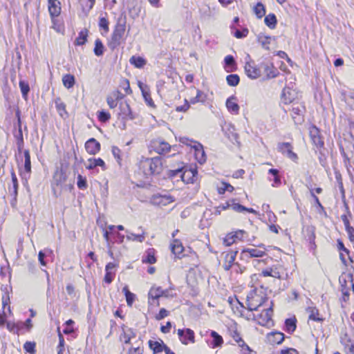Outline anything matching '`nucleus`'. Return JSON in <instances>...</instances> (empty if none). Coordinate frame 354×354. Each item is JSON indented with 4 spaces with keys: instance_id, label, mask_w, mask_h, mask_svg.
<instances>
[{
    "instance_id": "6e6552de",
    "label": "nucleus",
    "mask_w": 354,
    "mask_h": 354,
    "mask_svg": "<svg viewBox=\"0 0 354 354\" xmlns=\"http://www.w3.org/2000/svg\"><path fill=\"white\" fill-rule=\"evenodd\" d=\"M125 31V26L124 25H118L113 31V33L111 37V41L110 45L115 48L120 44V41L124 34Z\"/></svg>"
},
{
    "instance_id": "4c0bfd02",
    "label": "nucleus",
    "mask_w": 354,
    "mask_h": 354,
    "mask_svg": "<svg viewBox=\"0 0 354 354\" xmlns=\"http://www.w3.org/2000/svg\"><path fill=\"white\" fill-rule=\"evenodd\" d=\"M87 35L88 30L86 29L81 30L79 33L78 37L76 38L75 44L79 46L84 44L86 41Z\"/></svg>"
},
{
    "instance_id": "f257e3e1",
    "label": "nucleus",
    "mask_w": 354,
    "mask_h": 354,
    "mask_svg": "<svg viewBox=\"0 0 354 354\" xmlns=\"http://www.w3.org/2000/svg\"><path fill=\"white\" fill-rule=\"evenodd\" d=\"M139 171L146 178L159 175L163 171V161L160 157H142L139 162Z\"/></svg>"
},
{
    "instance_id": "f03ea898",
    "label": "nucleus",
    "mask_w": 354,
    "mask_h": 354,
    "mask_svg": "<svg viewBox=\"0 0 354 354\" xmlns=\"http://www.w3.org/2000/svg\"><path fill=\"white\" fill-rule=\"evenodd\" d=\"M267 300V297L257 293L256 290H251L247 296V308L250 311L257 310Z\"/></svg>"
},
{
    "instance_id": "ddd939ff",
    "label": "nucleus",
    "mask_w": 354,
    "mask_h": 354,
    "mask_svg": "<svg viewBox=\"0 0 354 354\" xmlns=\"http://www.w3.org/2000/svg\"><path fill=\"white\" fill-rule=\"evenodd\" d=\"M237 252V251L230 250L222 254L224 258L223 267L225 270H229L234 264Z\"/></svg>"
},
{
    "instance_id": "bf43d9fd",
    "label": "nucleus",
    "mask_w": 354,
    "mask_h": 354,
    "mask_svg": "<svg viewBox=\"0 0 354 354\" xmlns=\"http://www.w3.org/2000/svg\"><path fill=\"white\" fill-rule=\"evenodd\" d=\"M74 324V322L72 319H68L66 322L65 324L66 325V328L63 330L64 333L65 334H71L74 330L73 328H70L73 324Z\"/></svg>"
},
{
    "instance_id": "473e14b6",
    "label": "nucleus",
    "mask_w": 354,
    "mask_h": 354,
    "mask_svg": "<svg viewBox=\"0 0 354 354\" xmlns=\"http://www.w3.org/2000/svg\"><path fill=\"white\" fill-rule=\"evenodd\" d=\"M62 82L66 88H72L75 84V77L70 74L65 75L62 77Z\"/></svg>"
},
{
    "instance_id": "680f3d73",
    "label": "nucleus",
    "mask_w": 354,
    "mask_h": 354,
    "mask_svg": "<svg viewBox=\"0 0 354 354\" xmlns=\"http://www.w3.org/2000/svg\"><path fill=\"white\" fill-rule=\"evenodd\" d=\"M189 103L187 100H185V103L182 106H178L176 108V111L178 112H185L189 109Z\"/></svg>"
},
{
    "instance_id": "4d7b16f0",
    "label": "nucleus",
    "mask_w": 354,
    "mask_h": 354,
    "mask_svg": "<svg viewBox=\"0 0 354 354\" xmlns=\"http://www.w3.org/2000/svg\"><path fill=\"white\" fill-rule=\"evenodd\" d=\"M24 348L26 352L33 353L35 352V343L26 342L24 345Z\"/></svg>"
},
{
    "instance_id": "69168bd1",
    "label": "nucleus",
    "mask_w": 354,
    "mask_h": 354,
    "mask_svg": "<svg viewBox=\"0 0 354 354\" xmlns=\"http://www.w3.org/2000/svg\"><path fill=\"white\" fill-rule=\"evenodd\" d=\"M110 114L105 111L99 112L98 118L102 122H106L110 119Z\"/></svg>"
},
{
    "instance_id": "a18cd8bd",
    "label": "nucleus",
    "mask_w": 354,
    "mask_h": 354,
    "mask_svg": "<svg viewBox=\"0 0 354 354\" xmlns=\"http://www.w3.org/2000/svg\"><path fill=\"white\" fill-rule=\"evenodd\" d=\"M94 53L97 56H101L104 53V46L100 39L95 41Z\"/></svg>"
},
{
    "instance_id": "37998d69",
    "label": "nucleus",
    "mask_w": 354,
    "mask_h": 354,
    "mask_svg": "<svg viewBox=\"0 0 354 354\" xmlns=\"http://www.w3.org/2000/svg\"><path fill=\"white\" fill-rule=\"evenodd\" d=\"M226 80L230 86H235L239 83L240 79L238 75L232 74L227 76Z\"/></svg>"
},
{
    "instance_id": "1a4fd4ad",
    "label": "nucleus",
    "mask_w": 354,
    "mask_h": 354,
    "mask_svg": "<svg viewBox=\"0 0 354 354\" xmlns=\"http://www.w3.org/2000/svg\"><path fill=\"white\" fill-rule=\"evenodd\" d=\"M248 254L249 255L248 257L250 258L262 257L266 254V248L263 245H261L259 248H251L243 250L241 252L243 257L247 256Z\"/></svg>"
},
{
    "instance_id": "338daca9",
    "label": "nucleus",
    "mask_w": 354,
    "mask_h": 354,
    "mask_svg": "<svg viewBox=\"0 0 354 354\" xmlns=\"http://www.w3.org/2000/svg\"><path fill=\"white\" fill-rule=\"evenodd\" d=\"M169 315L168 311L165 308H161L159 311V313L156 315V319L157 320L162 319L163 318L166 317Z\"/></svg>"
},
{
    "instance_id": "13d9d810",
    "label": "nucleus",
    "mask_w": 354,
    "mask_h": 354,
    "mask_svg": "<svg viewBox=\"0 0 354 354\" xmlns=\"http://www.w3.org/2000/svg\"><path fill=\"white\" fill-rule=\"evenodd\" d=\"M106 102L111 109H113L117 106L118 101L113 97L112 95L107 97Z\"/></svg>"
},
{
    "instance_id": "aec40b11",
    "label": "nucleus",
    "mask_w": 354,
    "mask_h": 354,
    "mask_svg": "<svg viewBox=\"0 0 354 354\" xmlns=\"http://www.w3.org/2000/svg\"><path fill=\"white\" fill-rule=\"evenodd\" d=\"M122 333L120 334V339L125 344H129L132 338L135 337V333L132 328L123 326L122 327Z\"/></svg>"
},
{
    "instance_id": "412c9836",
    "label": "nucleus",
    "mask_w": 354,
    "mask_h": 354,
    "mask_svg": "<svg viewBox=\"0 0 354 354\" xmlns=\"http://www.w3.org/2000/svg\"><path fill=\"white\" fill-rule=\"evenodd\" d=\"M284 339V335L280 332H272L267 335V340L272 344H279Z\"/></svg>"
},
{
    "instance_id": "423d86ee",
    "label": "nucleus",
    "mask_w": 354,
    "mask_h": 354,
    "mask_svg": "<svg viewBox=\"0 0 354 354\" xmlns=\"http://www.w3.org/2000/svg\"><path fill=\"white\" fill-rule=\"evenodd\" d=\"M177 333L183 344L187 345L189 343L195 342L194 332L192 329H178Z\"/></svg>"
},
{
    "instance_id": "f8f14e48",
    "label": "nucleus",
    "mask_w": 354,
    "mask_h": 354,
    "mask_svg": "<svg viewBox=\"0 0 354 354\" xmlns=\"http://www.w3.org/2000/svg\"><path fill=\"white\" fill-rule=\"evenodd\" d=\"M151 145L154 151L159 154L166 153L169 152L171 149V145L161 139L153 140Z\"/></svg>"
},
{
    "instance_id": "0eeeda50",
    "label": "nucleus",
    "mask_w": 354,
    "mask_h": 354,
    "mask_svg": "<svg viewBox=\"0 0 354 354\" xmlns=\"http://www.w3.org/2000/svg\"><path fill=\"white\" fill-rule=\"evenodd\" d=\"M277 149L279 152L286 156L288 158L296 162L298 156L292 151V147L289 142H280L277 145Z\"/></svg>"
},
{
    "instance_id": "cd10ccee",
    "label": "nucleus",
    "mask_w": 354,
    "mask_h": 354,
    "mask_svg": "<svg viewBox=\"0 0 354 354\" xmlns=\"http://www.w3.org/2000/svg\"><path fill=\"white\" fill-rule=\"evenodd\" d=\"M128 234L127 235V239L131 241H138L140 243H142L144 241L145 239V232H142V234H136L132 232H129V231H127Z\"/></svg>"
},
{
    "instance_id": "3c124183",
    "label": "nucleus",
    "mask_w": 354,
    "mask_h": 354,
    "mask_svg": "<svg viewBox=\"0 0 354 354\" xmlns=\"http://www.w3.org/2000/svg\"><path fill=\"white\" fill-rule=\"evenodd\" d=\"M233 190H234L233 186H232L230 184H228L227 183H223L222 187H220L218 188V192L220 194H224L225 191L232 192Z\"/></svg>"
},
{
    "instance_id": "a19ab883",
    "label": "nucleus",
    "mask_w": 354,
    "mask_h": 354,
    "mask_svg": "<svg viewBox=\"0 0 354 354\" xmlns=\"http://www.w3.org/2000/svg\"><path fill=\"white\" fill-rule=\"evenodd\" d=\"M271 41V37L265 35H259L258 36V41L261 44L263 48L268 50L269 44Z\"/></svg>"
},
{
    "instance_id": "052dcab7",
    "label": "nucleus",
    "mask_w": 354,
    "mask_h": 354,
    "mask_svg": "<svg viewBox=\"0 0 354 354\" xmlns=\"http://www.w3.org/2000/svg\"><path fill=\"white\" fill-rule=\"evenodd\" d=\"M112 153H113V156L117 159L118 163H120V160H121L120 149L117 147H112Z\"/></svg>"
},
{
    "instance_id": "b1692460",
    "label": "nucleus",
    "mask_w": 354,
    "mask_h": 354,
    "mask_svg": "<svg viewBox=\"0 0 354 354\" xmlns=\"http://www.w3.org/2000/svg\"><path fill=\"white\" fill-rule=\"evenodd\" d=\"M163 295V290L160 287H152L149 292V299H157Z\"/></svg>"
},
{
    "instance_id": "5fc2aeb1",
    "label": "nucleus",
    "mask_w": 354,
    "mask_h": 354,
    "mask_svg": "<svg viewBox=\"0 0 354 354\" xmlns=\"http://www.w3.org/2000/svg\"><path fill=\"white\" fill-rule=\"evenodd\" d=\"M142 95H143V97L145 98V100L147 102V105H149L151 107H154L155 105H154V103H153V101L152 98L151 97V95H150V93H149V90L147 91H142Z\"/></svg>"
},
{
    "instance_id": "09e8293b",
    "label": "nucleus",
    "mask_w": 354,
    "mask_h": 354,
    "mask_svg": "<svg viewBox=\"0 0 354 354\" xmlns=\"http://www.w3.org/2000/svg\"><path fill=\"white\" fill-rule=\"evenodd\" d=\"M308 311L309 314V319L314 321H320L321 319L318 317V310L315 308H308Z\"/></svg>"
},
{
    "instance_id": "e433bc0d",
    "label": "nucleus",
    "mask_w": 354,
    "mask_h": 354,
    "mask_svg": "<svg viewBox=\"0 0 354 354\" xmlns=\"http://www.w3.org/2000/svg\"><path fill=\"white\" fill-rule=\"evenodd\" d=\"M24 170L26 173L30 174L31 171V162L28 150L24 151Z\"/></svg>"
},
{
    "instance_id": "603ef678",
    "label": "nucleus",
    "mask_w": 354,
    "mask_h": 354,
    "mask_svg": "<svg viewBox=\"0 0 354 354\" xmlns=\"http://www.w3.org/2000/svg\"><path fill=\"white\" fill-rule=\"evenodd\" d=\"M115 227V225H109L107 227V229H103V232H104V239L106 240V243H107V246L109 248H110V242H109V234L111 233V232Z\"/></svg>"
},
{
    "instance_id": "9d476101",
    "label": "nucleus",
    "mask_w": 354,
    "mask_h": 354,
    "mask_svg": "<svg viewBox=\"0 0 354 354\" xmlns=\"http://www.w3.org/2000/svg\"><path fill=\"white\" fill-rule=\"evenodd\" d=\"M245 233V231L239 230L236 231L235 232H231L227 234L226 236L223 239V244L225 245L226 246H230L237 240H242Z\"/></svg>"
},
{
    "instance_id": "f704fd0d",
    "label": "nucleus",
    "mask_w": 354,
    "mask_h": 354,
    "mask_svg": "<svg viewBox=\"0 0 354 354\" xmlns=\"http://www.w3.org/2000/svg\"><path fill=\"white\" fill-rule=\"evenodd\" d=\"M88 162L89 164L86 166V168L88 169H92L97 166L104 167L105 165L104 162L101 158L89 159Z\"/></svg>"
},
{
    "instance_id": "49530a36",
    "label": "nucleus",
    "mask_w": 354,
    "mask_h": 354,
    "mask_svg": "<svg viewBox=\"0 0 354 354\" xmlns=\"http://www.w3.org/2000/svg\"><path fill=\"white\" fill-rule=\"evenodd\" d=\"M318 133V129L317 128H314L310 131V135L312 136L313 140L315 144L317 147H322L324 145V142L321 140L319 137H317V134Z\"/></svg>"
},
{
    "instance_id": "de8ad7c7",
    "label": "nucleus",
    "mask_w": 354,
    "mask_h": 354,
    "mask_svg": "<svg viewBox=\"0 0 354 354\" xmlns=\"http://www.w3.org/2000/svg\"><path fill=\"white\" fill-rule=\"evenodd\" d=\"M347 281H350L351 283V286H352V290L354 292V283L353 282V276L350 274H344V275H342L340 277H339V282L342 283V286L344 287V285L343 284L344 283H346L347 282Z\"/></svg>"
},
{
    "instance_id": "9b49d317",
    "label": "nucleus",
    "mask_w": 354,
    "mask_h": 354,
    "mask_svg": "<svg viewBox=\"0 0 354 354\" xmlns=\"http://www.w3.org/2000/svg\"><path fill=\"white\" fill-rule=\"evenodd\" d=\"M151 202L156 205L166 206L174 202V198L170 195L156 194L152 196Z\"/></svg>"
},
{
    "instance_id": "0e129e2a",
    "label": "nucleus",
    "mask_w": 354,
    "mask_h": 354,
    "mask_svg": "<svg viewBox=\"0 0 354 354\" xmlns=\"http://www.w3.org/2000/svg\"><path fill=\"white\" fill-rule=\"evenodd\" d=\"M115 275V272L112 271H106V274L104 276V281L107 283H111L113 279V277Z\"/></svg>"
},
{
    "instance_id": "7ed1b4c3",
    "label": "nucleus",
    "mask_w": 354,
    "mask_h": 354,
    "mask_svg": "<svg viewBox=\"0 0 354 354\" xmlns=\"http://www.w3.org/2000/svg\"><path fill=\"white\" fill-rule=\"evenodd\" d=\"M171 176H180L181 180L185 183H192L195 180L197 171L195 168L183 169H176L170 171Z\"/></svg>"
},
{
    "instance_id": "774afa93",
    "label": "nucleus",
    "mask_w": 354,
    "mask_h": 354,
    "mask_svg": "<svg viewBox=\"0 0 354 354\" xmlns=\"http://www.w3.org/2000/svg\"><path fill=\"white\" fill-rule=\"evenodd\" d=\"M346 232L348 233L349 239L351 241H354V228L350 225H348L346 228Z\"/></svg>"
},
{
    "instance_id": "dca6fc26",
    "label": "nucleus",
    "mask_w": 354,
    "mask_h": 354,
    "mask_svg": "<svg viewBox=\"0 0 354 354\" xmlns=\"http://www.w3.org/2000/svg\"><path fill=\"white\" fill-rule=\"evenodd\" d=\"M193 148L195 149V158L200 164H203L206 161V156L203 149V147L201 144L196 142L193 145Z\"/></svg>"
},
{
    "instance_id": "72a5a7b5",
    "label": "nucleus",
    "mask_w": 354,
    "mask_h": 354,
    "mask_svg": "<svg viewBox=\"0 0 354 354\" xmlns=\"http://www.w3.org/2000/svg\"><path fill=\"white\" fill-rule=\"evenodd\" d=\"M9 299L6 297H2V306L0 310V326H3L6 322V313L4 312V308L6 305H8V301Z\"/></svg>"
},
{
    "instance_id": "7c9ffc66",
    "label": "nucleus",
    "mask_w": 354,
    "mask_h": 354,
    "mask_svg": "<svg viewBox=\"0 0 354 354\" xmlns=\"http://www.w3.org/2000/svg\"><path fill=\"white\" fill-rule=\"evenodd\" d=\"M211 337L213 338V342L212 343V348L218 347L223 344V337L216 331H211Z\"/></svg>"
},
{
    "instance_id": "6ab92c4d",
    "label": "nucleus",
    "mask_w": 354,
    "mask_h": 354,
    "mask_svg": "<svg viewBox=\"0 0 354 354\" xmlns=\"http://www.w3.org/2000/svg\"><path fill=\"white\" fill-rule=\"evenodd\" d=\"M295 96V91L291 90L290 88H285L281 95V102L286 104H290L293 102Z\"/></svg>"
},
{
    "instance_id": "c85d7f7f",
    "label": "nucleus",
    "mask_w": 354,
    "mask_h": 354,
    "mask_svg": "<svg viewBox=\"0 0 354 354\" xmlns=\"http://www.w3.org/2000/svg\"><path fill=\"white\" fill-rule=\"evenodd\" d=\"M55 103L57 111L59 113V115L62 118L64 117V115L67 114L65 104L61 100L60 98H57L55 100Z\"/></svg>"
},
{
    "instance_id": "864d4df0",
    "label": "nucleus",
    "mask_w": 354,
    "mask_h": 354,
    "mask_svg": "<svg viewBox=\"0 0 354 354\" xmlns=\"http://www.w3.org/2000/svg\"><path fill=\"white\" fill-rule=\"evenodd\" d=\"M51 21H52V28L55 30L57 32H60L63 30V27L60 23L57 21V19L55 18L56 17H50Z\"/></svg>"
},
{
    "instance_id": "58836bf2",
    "label": "nucleus",
    "mask_w": 354,
    "mask_h": 354,
    "mask_svg": "<svg viewBox=\"0 0 354 354\" xmlns=\"http://www.w3.org/2000/svg\"><path fill=\"white\" fill-rule=\"evenodd\" d=\"M225 64L227 68V72L233 71L235 66V60L232 55H227L225 57Z\"/></svg>"
},
{
    "instance_id": "79ce46f5",
    "label": "nucleus",
    "mask_w": 354,
    "mask_h": 354,
    "mask_svg": "<svg viewBox=\"0 0 354 354\" xmlns=\"http://www.w3.org/2000/svg\"><path fill=\"white\" fill-rule=\"evenodd\" d=\"M156 261V257L154 256V251L153 249L149 250L147 252V256L145 258H143L142 262L147 263L150 264L155 263Z\"/></svg>"
},
{
    "instance_id": "c9c22d12",
    "label": "nucleus",
    "mask_w": 354,
    "mask_h": 354,
    "mask_svg": "<svg viewBox=\"0 0 354 354\" xmlns=\"http://www.w3.org/2000/svg\"><path fill=\"white\" fill-rule=\"evenodd\" d=\"M254 12L258 18L261 19L266 14V8L261 3L259 2L254 8Z\"/></svg>"
},
{
    "instance_id": "5701e85b",
    "label": "nucleus",
    "mask_w": 354,
    "mask_h": 354,
    "mask_svg": "<svg viewBox=\"0 0 354 354\" xmlns=\"http://www.w3.org/2000/svg\"><path fill=\"white\" fill-rule=\"evenodd\" d=\"M149 348L153 351V353L156 354L164 351L165 347L167 345L165 344L162 340H160V342L149 340Z\"/></svg>"
},
{
    "instance_id": "c756f323",
    "label": "nucleus",
    "mask_w": 354,
    "mask_h": 354,
    "mask_svg": "<svg viewBox=\"0 0 354 354\" xmlns=\"http://www.w3.org/2000/svg\"><path fill=\"white\" fill-rule=\"evenodd\" d=\"M305 107L300 103L294 102L292 107V118H295V115H301L304 113Z\"/></svg>"
},
{
    "instance_id": "393cba45",
    "label": "nucleus",
    "mask_w": 354,
    "mask_h": 354,
    "mask_svg": "<svg viewBox=\"0 0 354 354\" xmlns=\"http://www.w3.org/2000/svg\"><path fill=\"white\" fill-rule=\"evenodd\" d=\"M226 106L230 111L234 113H238L239 110V106L235 102V97H230V98H228L226 101Z\"/></svg>"
},
{
    "instance_id": "a878e982",
    "label": "nucleus",
    "mask_w": 354,
    "mask_h": 354,
    "mask_svg": "<svg viewBox=\"0 0 354 354\" xmlns=\"http://www.w3.org/2000/svg\"><path fill=\"white\" fill-rule=\"evenodd\" d=\"M207 100V95L203 91L197 89L196 90V95L194 97L190 99V103L192 104H195L198 102L204 103Z\"/></svg>"
},
{
    "instance_id": "e2e57ef3",
    "label": "nucleus",
    "mask_w": 354,
    "mask_h": 354,
    "mask_svg": "<svg viewBox=\"0 0 354 354\" xmlns=\"http://www.w3.org/2000/svg\"><path fill=\"white\" fill-rule=\"evenodd\" d=\"M179 141L180 143L185 145L191 146L192 147H193V145L192 144L194 143V145H195V143L196 142L192 140H190L189 138H188L187 137H180L179 138Z\"/></svg>"
},
{
    "instance_id": "bb28decb",
    "label": "nucleus",
    "mask_w": 354,
    "mask_h": 354,
    "mask_svg": "<svg viewBox=\"0 0 354 354\" xmlns=\"http://www.w3.org/2000/svg\"><path fill=\"white\" fill-rule=\"evenodd\" d=\"M129 62L138 68H143L147 63L144 58L136 56H132L129 59Z\"/></svg>"
},
{
    "instance_id": "ea45409f",
    "label": "nucleus",
    "mask_w": 354,
    "mask_h": 354,
    "mask_svg": "<svg viewBox=\"0 0 354 354\" xmlns=\"http://www.w3.org/2000/svg\"><path fill=\"white\" fill-rule=\"evenodd\" d=\"M286 331L289 333H292L295 330L296 328V320L295 319L289 318L286 320L285 322Z\"/></svg>"
},
{
    "instance_id": "4468645a",
    "label": "nucleus",
    "mask_w": 354,
    "mask_h": 354,
    "mask_svg": "<svg viewBox=\"0 0 354 354\" xmlns=\"http://www.w3.org/2000/svg\"><path fill=\"white\" fill-rule=\"evenodd\" d=\"M48 8L50 17H58L61 13V3L58 0H48Z\"/></svg>"
},
{
    "instance_id": "2eb2a0df",
    "label": "nucleus",
    "mask_w": 354,
    "mask_h": 354,
    "mask_svg": "<svg viewBox=\"0 0 354 354\" xmlns=\"http://www.w3.org/2000/svg\"><path fill=\"white\" fill-rule=\"evenodd\" d=\"M120 112L119 114L122 117L123 119L133 120L135 118V116L131 110L130 106L127 102H121L120 104Z\"/></svg>"
},
{
    "instance_id": "39448f33",
    "label": "nucleus",
    "mask_w": 354,
    "mask_h": 354,
    "mask_svg": "<svg viewBox=\"0 0 354 354\" xmlns=\"http://www.w3.org/2000/svg\"><path fill=\"white\" fill-rule=\"evenodd\" d=\"M272 309L271 307L265 309L261 313L254 315V319L261 326H270L272 324Z\"/></svg>"
},
{
    "instance_id": "a211bd4d",
    "label": "nucleus",
    "mask_w": 354,
    "mask_h": 354,
    "mask_svg": "<svg viewBox=\"0 0 354 354\" xmlns=\"http://www.w3.org/2000/svg\"><path fill=\"white\" fill-rule=\"evenodd\" d=\"M85 148L90 154H95L100 149V144L95 138H91L85 143Z\"/></svg>"
},
{
    "instance_id": "8fccbe9b",
    "label": "nucleus",
    "mask_w": 354,
    "mask_h": 354,
    "mask_svg": "<svg viewBox=\"0 0 354 354\" xmlns=\"http://www.w3.org/2000/svg\"><path fill=\"white\" fill-rule=\"evenodd\" d=\"M59 345L57 346V354H62L64 348V339L58 328Z\"/></svg>"
},
{
    "instance_id": "2f4dec72",
    "label": "nucleus",
    "mask_w": 354,
    "mask_h": 354,
    "mask_svg": "<svg viewBox=\"0 0 354 354\" xmlns=\"http://www.w3.org/2000/svg\"><path fill=\"white\" fill-rule=\"evenodd\" d=\"M277 21V17L274 14H269L264 19L265 24L271 29L275 28Z\"/></svg>"
},
{
    "instance_id": "6e6d98bb",
    "label": "nucleus",
    "mask_w": 354,
    "mask_h": 354,
    "mask_svg": "<svg viewBox=\"0 0 354 354\" xmlns=\"http://www.w3.org/2000/svg\"><path fill=\"white\" fill-rule=\"evenodd\" d=\"M77 185L81 189H86L87 187V183H86V178H83L81 175H78Z\"/></svg>"
},
{
    "instance_id": "c03bdc74",
    "label": "nucleus",
    "mask_w": 354,
    "mask_h": 354,
    "mask_svg": "<svg viewBox=\"0 0 354 354\" xmlns=\"http://www.w3.org/2000/svg\"><path fill=\"white\" fill-rule=\"evenodd\" d=\"M19 87L21 89L23 97L24 99H26L28 94L29 93V91H30L29 84L26 82H25L24 80H21L19 82Z\"/></svg>"
},
{
    "instance_id": "f3484780",
    "label": "nucleus",
    "mask_w": 354,
    "mask_h": 354,
    "mask_svg": "<svg viewBox=\"0 0 354 354\" xmlns=\"http://www.w3.org/2000/svg\"><path fill=\"white\" fill-rule=\"evenodd\" d=\"M260 66L264 70L268 79L277 77L279 73L278 70L272 64L262 62Z\"/></svg>"
},
{
    "instance_id": "20e7f679",
    "label": "nucleus",
    "mask_w": 354,
    "mask_h": 354,
    "mask_svg": "<svg viewBox=\"0 0 354 354\" xmlns=\"http://www.w3.org/2000/svg\"><path fill=\"white\" fill-rule=\"evenodd\" d=\"M244 68L245 74L250 79L255 80L261 75V66H257L253 61L246 62Z\"/></svg>"
},
{
    "instance_id": "4be33fe9",
    "label": "nucleus",
    "mask_w": 354,
    "mask_h": 354,
    "mask_svg": "<svg viewBox=\"0 0 354 354\" xmlns=\"http://www.w3.org/2000/svg\"><path fill=\"white\" fill-rule=\"evenodd\" d=\"M170 247L171 252L174 254V256L178 259H180V255L184 250V247L183 246L180 241L178 239H174L171 243Z\"/></svg>"
}]
</instances>
